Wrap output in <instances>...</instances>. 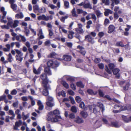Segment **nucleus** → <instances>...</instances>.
Masks as SVG:
<instances>
[{
    "label": "nucleus",
    "instance_id": "f257e3e1",
    "mask_svg": "<svg viewBox=\"0 0 131 131\" xmlns=\"http://www.w3.org/2000/svg\"><path fill=\"white\" fill-rule=\"evenodd\" d=\"M59 111L57 110H54L53 112L49 113L48 120L52 122H57L62 119L60 116L58 115L60 114Z\"/></svg>",
    "mask_w": 131,
    "mask_h": 131
},
{
    "label": "nucleus",
    "instance_id": "f03ea898",
    "mask_svg": "<svg viewBox=\"0 0 131 131\" xmlns=\"http://www.w3.org/2000/svg\"><path fill=\"white\" fill-rule=\"evenodd\" d=\"M47 64L48 67H51L52 68H55L59 66V63L57 61L54 62L52 60H50L47 62Z\"/></svg>",
    "mask_w": 131,
    "mask_h": 131
},
{
    "label": "nucleus",
    "instance_id": "7ed1b4c3",
    "mask_svg": "<svg viewBox=\"0 0 131 131\" xmlns=\"http://www.w3.org/2000/svg\"><path fill=\"white\" fill-rule=\"evenodd\" d=\"M15 51L17 55L16 56V60H18L20 62H21L23 60V58L22 57L23 55V53L20 50L16 49H15Z\"/></svg>",
    "mask_w": 131,
    "mask_h": 131
},
{
    "label": "nucleus",
    "instance_id": "20e7f679",
    "mask_svg": "<svg viewBox=\"0 0 131 131\" xmlns=\"http://www.w3.org/2000/svg\"><path fill=\"white\" fill-rule=\"evenodd\" d=\"M40 77L43 80L42 83L43 85L47 84L49 82H51L47 79V76L45 73L42 74L40 76Z\"/></svg>",
    "mask_w": 131,
    "mask_h": 131
},
{
    "label": "nucleus",
    "instance_id": "39448f33",
    "mask_svg": "<svg viewBox=\"0 0 131 131\" xmlns=\"http://www.w3.org/2000/svg\"><path fill=\"white\" fill-rule=\"evenodd\" d=\"M5 9L4 7H2L1 8V11L2 13L3 16L2 17V19L1 20V22L6 23L7 21L6 20H4L7 14V12L5 10Z\"/></svg>",
    "mask_w": 131,
    "mask_h": 131
},
{
    "label": "nucleus",
    "instance_id": "423d86ee",
    "mask_svg": "<svg viewBox=\"0 0 131 131\" xmlns=\"http://www.w3.org/2000/svg\"><path fill=\"white\" fill-rule=\"evenodd\" d=\"M44 86V89L43 91V94L45 96H47L49 94L48 90L50 89V87L47 85V84L43 85Z\"/></svg>",
    "mask_w": 131,
    "mask_h": 131
},
{
    "label": "nucleus",
    "instance_id": "0eeeda50",
    "mask_svg": "<svg viewBox=\"0 0 131 131\" xmlns=\"http://www.w3.org/2000/svg\"><path fill=\"white\" fill-rule=\"evenodd\" d=\"M110 70L108 69L107 66L106 65L105 67V70L109 74H111L112 73L111 71V70H112L114 67V65L113 63H111L108 65Z\"/></svg>",
    "mask_w": 131,
    "mask_h": 131
},
{
    "label": "nucleus",
    "instance_id": "6e6552de",
    "mask_svg": "<svg viewBox=\"0 0 131 131\" xmlns=\"http://www.w3.org/2000/svg\"><path fill=\"white\" fill-rule=\"evenodd\" d=\"M16 40L19 41H22L25 42L26 41V39L25 37L23 36H22L20 34L17 36L16 37Z\"/></svg>",
    "mask_w": 131,
    "mask_h": 131
},
{
    "label": "nucleus",
    "instance_id": "1a4fd4ad",
    "mask_svg": "<svg viewBox=\"0 0 131 131\" xmlns=\"http://www.w3.org/2000/svg\"><path fill=\"white\" fill-rule=\"evenodd\" d=\"M22 122L20 120H19L18 121H16L15 122V125L14 127V129L19 130V129L18 127H19L22 124Z\"/></svg>",
    "mask_w": 131,
    "mask_h": 131
},
{
    "label": "nucleus",
    "instance_id": "9d476101",
    "mask_svg": "<svg viewBox=\"0 0 131 131\" xmlns=\"http://www.w3.org/2000/svg\"><path fill=\"white\" fill-rule=\"evenodd\" d=\"M85 38V39H87L88 41L92 43H93L94 42L93 40L94 38H93L90 35H88L86 36Z\"/></svg>",
    "mask_w": 131,
    "mask_h": 131
},
{
    "label": "nucleus",
    "instance_id": "9b49d317",
    "mask_svg": "<svg viewBox=\"0 0 131 131\" xmlns=\"http://www.w3.org/2000/svg\"><path fill=\"white\" fill-rule=\"evenodd\" d=\"M113 73L116 75L117 78H118L120 77V74L119 73V70L118 68H115L112 70Z\"/></svg>",
    "mask_w": 131,
    "mask_h": 131
},
{
    "label": "nucleus",
    "instance_id": "f8f14e48",
    "mask_svg": "<svg viewBox=\"0 0 131 131\" xmlns=\"http://www.w3.org/2000/svg\"><path fill=\"white\" fill-rule=\"evenodd\" d=\"M38 36L39 37L38 39H42L45 38V36L43 35L42 30L41 29H40L39 31V32L38 34Z\"/></svg>",
    "mask_w": 131,
    "mask_h": 131
},
{
    "label": "nucleus",
    "instance_id": "ddd939ff",
    "mask_svg": "<svg viewBox=\"0 0 131 131\" xmlns=\"http://www.w3.org/2000/svg\"><path fill=\"white\" fill-rule=\"evenodd\" d=\"M77 48L80 50L79 52L83 55H85L86 51H85L84 48L82 47L79 45L77 46Z\"/></svg>",
    "mask_w": 131,
    "mask_h": 131
},
{
    "label": "nucleus",
    "instance_id": "4468645a",
    "mask_svg": "<svg viewBox=\"0 0 131 131\" xmlns=\"http://www.w3.org/2000/svg\"><path fill=\"white\" fill-rule=\"evenodd\" d=\"M46 104L47 106L46 107V108L48 110H49V107H51L54 105L53 102L47 101L46 103Z\"/></svg>",
    "mask_w": 131,
    "mask_h": 131
},
{
    "label": "nucleus",
    "instance_id": "2eb2a0df",
    "mask_svg": "<svg viewBox=\"0 0 131 131\" xmlns=\"http://www.w3.org/2000/svg\"><path fill=\"white\" fill-rule=\"evenodd\" d=\"M45 74L49 75H51L52 74L51 71L49 67H47L45 68Z\"/></svg>",
    "mask_w": 131,
    "mask_h": 131
},
{
    "label": "nucleus",
    "instance_id": "dca6fc26",
    "mask_svg": "<svg viewBox=\"0 0 131 131\" xmlns=\"http://www.w3.org/2000/svg\"><path fill=\"white\" fill-rule=\"evenodd\" d=\"M63 59L65 61H70L71 59V57L68 55H65L63 56Z\"/></svg>",
    "mask_w": 131,
    "mask_h": 131
},
{
    "label": "nucleus",
    "instance_id": "f3484780",
    "mask_svg": "<svg viewBox=\"0 0 131 131\" xmlns=\"http://www.w3.org/2000/svg\"><path fill=\"white\" fill-rule=\"evenodd\" d=\"M15 18L16 19H21L24 17V15L22 12H20L19 13L15 15Z\"/></svg>",
    "mask_w": 131,
    "mask_h": 131
},
{
    "label": "nucleus",
    "instance_id": "a211bd4d",
    "mask_svg": "<svg viewBox=\"0 0 131 131\" xmlns=\"http://www.w3.org/2000/svg\"><path fill=\"white\" fill-rule=\"evenodd\" d=\"M42 67L40 66L38 69L37 70L34 67L33 68V72L36 74H39L40 73L42 69Z\"/></svg>",
    "mask_w": 131,
    "mask_h": 131
},
{
    "label": "nucleus",
    "instance_id": "6ab92c4d",
    "mask_svg": "<svg viewBox=\"0 0 131 131\" xmlns=\"http://www.w3.org/2000/svg\"><path fill=\"white\" fill-rule=\"evenodd\" d=\"M87 92L88 93L91 95H95L97 93V91H93L92 90L90 89L87 90Z\"/></svg>",
    "mask_w": 131,
    "mask_h": 131
},
{
    "label": "nucleus",
    "instance_id": "aec40b11",
    "mask_svg": "<svg viewBox=\"0 0 131 131\" xmlns=\"http://www.w3.org/2000/svg\"><path fill=\"white\" fill-rule=\"evenodd\" d=\"M88 2L87 3L85 2L84 5V7L85 8H89L90 9H92V7L89 2L88 1Z\"/></svg>",
    "mask_w": 131,
    "mask_h": 131
},
{
    "label": "nucleus",
    "instance_id": "412c9836",
    "mask_svg": "<svg viewBox=\"0 0 131 131\" xmlns=\"http://www.w3.org/2000/svg\"><path fill=\"white\" fill-rule=\"evenodd\" d=\"M37 104L39 106V110H42L43 108V106L41 101L38 100L37 102Z\"/></svg>",
    "mask_w": 131,
    "mask_h": 131
},
{
    "label": "nucleus",
    "instance_id": "4be33fe9",
    "mask_svg": "<svg viewBox=\"0 0 131 131\" xmlns=\"http://www.w3.org/2000/svg\"><path fill=\"white\" fill-rule=\"evenodd\" d=\"M74 121L78 123H82L83 122L82 119L79 117H77L75 118Z\"/></svg>",
    "mask_w": 131,
    "mask_h": 131
},
{
    "label": "nucleus",
    "instance_id": "5701e85b",
    "mask_svg": "<svg viewBox=\"0 0 131 131\" xmlns=\"http://www.w3.org/2000/svg\"><path fill=\"white\" fill-rule=\"evenodd\" d=\"M108 29V32L109 33H111L114 31L115 27L114 26L111 25L109 26Z\"/></svg>",
    "mask_w": 131,
    "mask_h": 131
},
{
    "label": "nucleus",
    "instance_id": "b1692460",
    "mask_svg": "<svg viewBox=\"0 0 131 131\" xmlns=\"http://www.w3.org/2000/svg\"><path fill=\"white\" fill-rule=\"evenodd\" d=\"M116 45L118 46H121L122 47H128V45H124L123 42L121 41H119L117 42L116 43Z\"/></svg>",
    "mask_w": 131,
    "mask_h": 131
},
{
    "label": "nucleus",
    "instance_id": "393cba45",
    "mask_svg": "<svg viewBox=\"0 0 131 131\" xmlns=\"http://www.w3.org/2000/svg\"><path fill=\"white\" fill-rule=\"evenodd\" d=\"M127 109L128 110H131V105H129V106L127 107L125 106H123L121 107L120 108V111L125 110H126Z\"/></svg>",
    "mask_w": 131,
    "mask_h": 131
},
{
    "label": "nucleus",
    "instance_id": "a878e982",
    "mask_svg": "<svg viewBox=\"0 0 131 131\" xmlns=\"http://www.w3.org/2000/svg\"><path fill=\"white\" fill-rule=\"evenodd\" d=\"M75 30L78 33L80 34H83L84 32L82 28H76L75 29Z\"/></svg>",
    "mask_w": 131,
    "mask_h": 131
},
{
    "label": "nucleus",
    "instance_id": "bb28decb",
    "mask_svg": "<svg viewBox=\"0 0 131 131\" xmlns=\"http://www.w3.org/2000/svg\"><path fill=\"white\" fill-rule=\"evenodd\" d=\"M29 114L28 113L26 115L25 114V113L24 112L22 113V116L23 117V119L24 120H25L27 119L28 118L29 116Z\"/></svg>",
    "mask_w": 131,
    "mask_h": 131
},
{
    "label": "nucleus",
    "instance_id": "cd10ccee",
    "mask_svg": "<svg viewBox=\"0 0 131 131\" xmlns=\"http://www.w3.org/2000/svg\"><path fill=\"white\" fill-rule=\"evenodd\" d=\"M19 23L18 20H15L14 21V23L13 24V26H12V28H15L17 27L18 25V24Z\"/></svg>",
    "mask_w": 131,
    "mask_h": 131
},
{
    "label": "nucleus",
    "instance_id": "c85d7f7f",
    "mask_svg": "<svg viewBox=\"0 0 131 131\" xmlns=\"http://www.w3.org/2000/svg\"><path fill=\"white\" fill-rule=\"evenodd\" d=\"M71 13L72 16L74 17H77L78 16V15L77 14L75 10V9L74 8L71 11Z\"/></svg>",
    "mask_w": 131,
    "mask_h": 131
},
{
    "label": "nucleus",
    "instance_id": "c756f323",
    "mask_svg": "<svg viewBox=\"0 0 131 131\" xmlns=\"http://www.w3.org/2000/svg\"><path fill=\"white\" fill-rule=\"evenodd\" d=\"M111 125L112 126L115 127H118L120 126L118 125L117 122H112Z\"/></svg>",
    "mask_w": 131,
    "mask_h": 131
},
{
    "label": "nucleus",
    "instance_id": "7c9ffc66",
    "mask_svg": "<svg viewBox=\"0 0 131 131\" xmlns=\"http://www.w3.org/2000/svg\"><path fill=\"white\" fill-rule=\"evenodd\" d=\"M77 85L80 88H83L84 87V85L81 82H78L76 83Z\"/></svg>",
    "mask_w": 131,
    "mask_h": 131
},
{
    "label": "nucleus",
    "instance_id": "2f4dec72",
    "mask_svg": "<svg viewBox=\"0 0 131 131\" xmlns=\"http://www.w3.org/2000/svg\"><path fill=\"white\" fill-rule=\"evenodd\" d=\"M64 78L66 79L67 80L69 81H72L73 80V78L69 75H64Z\"/></svg>",
    "mask_w": 131,
    "mask_h": 131
},
{
    "label": "nucleus",
    "instance_id": "473e14b6",
    "mask_svg": "<svg viewBox=\"0 0 131 131\" xmlns=\"http://www.w3.org/2000/svg\"><path fill=\"white\" fill-rule=\"evenodd\" d=\"M11 8L15 12L17 9V5L15 4H12L11 5Z\"/></svg>",
    "mask_w": 131,
    "mask_h": 131
},
{
    "label": "nucleus",
    "instance_id": "72a5a7b5",
    "mask_svg": "<svg viewBox=\"0 0 131 131\" xmlns=\"http://www.w3.org/2000/svg\"><path fill=\"white\" fill-rule=\"evenodd\" d=\"M8 56V60L9 62H11L13 60V58L12 57L11 54L10 53H9Z\"/></svg>",
    "mask_w": 131,
    "mask_h": 131
},
{
    "label": "nucleus",
    "instance_id": "f704fd0d",
    "mask_svg": "<svg viewBox=\"0 0 131 131\" xmlns=\"http://www.w3.org/2000/svg\"><path fill=\"white\" fill-rule=\"evenodd\" d=\"M97 105L100 108L102 109V112L104 110V107L102 104L101 103L98 102L97 103Z\"/></svg>",
    "mask_w": 131,
    "mask_h": 131
},
{
    "label": "nucleus",
    "instance_id": "c9c22d12",
    "mask_svg": "<svg viewBox=\"0 0 131 131\" xmlns=\"http://www.w3.org/2000/svg\"><path fill=\"white\" fill-rule=\"evenodd\" d=\"M46 99L47 101L53 102V98L52 97L49 96H48L46 97Z\"/></svg>",
    "mask_w": 131,
    "mask_h": 131
},
{
    "label": "nucleus",
    "instance_id": "e433bc0d",
    "mask_svg": "<svg viewBox=\"0 0 131 131\" xmlns=\"http://www.w3.org/2000/svg\"><path fill=\"white\" fill-rule=\"evenodd\" d=\"M59 31H60V30L61 29L63 32L65 33H67V31L66 30L64 29L63 27L61 26L60 25L59 26Z\"/></svg>",
    "mask_w": 131,
    "mask_h": 131
},
{
    "label": "nucleus",
    "instance_id": "4c0bfd02",
    "mask_svg": "<svg viewBox=\"0 0 131 131\" xmlns=\"http://www.w3.org/2000/svg\"><path fill=\"white\" fill-rule=\"evenodd\" d=\"M69 34L68 36V38L69 39H71L73 38V35L74 34V33L72 31L69 32Z\"/></svg>",
    "mask_w": 131,
    "mask_h": 131
},
{
    "label": "nucleus",
    "instance_id": "58836bf2",
    "mask_svg": "<svg viewBox=\"0 0 131 131\" xmlns=\"http://www.w3.org/2000/svg\"><path fill=\"white\" fill-rule=\"evenodd\" d=\"M50 41L49 40H48L44 42L45 45L46 46H49L50 45Z\"/></svg>",
    "mask_w": 131,
    "mask_h": 131
},
{
    "label": "nucleus",
    "instance_id": "ea45409f",
    "mask_svg": "<svg viewBox=\"0 0 131 131\" xmlns=\"http://www.w3.org/2000/svg\"><path fill=\"white\" fill-rule=\"evenodd\" d=\"M64 6L65 8H68L69 7V3L67 1H64Z\"/></svg>",
    "mask_w": 131,
    "mask_h": 131
},
{
    "label": "nucleus",
    "instance_id": "a19ab883",
    "mask_svg": "<svg viewBox=\"0 0 131 131\" xmlns=\"http://www.w3.org/2000/svg\"><path fill=\"white\" fill-rule=\"evenodd\" d=\"M103 3H104L106 5H108L110 4L109 0H102Z\"/></svg>",
    "mask_w": 131,
    "mask_h": 131
},
{
    "label": "nucleus",
    "instance_id": "79ce46f5",
    "mask_svg": "<svg viewBox=\"0 0 131 131\" xmlns=\"http://www.w3.org/2000/svg\"><path fill=\"white\" fill-rule=\"evenodd\" d=\"M46 10L44 7H42L39 9V12L41 13H43L46 12Z\"/></svg>",
    "mask_w": 131,
    "mask_h": 131
},
{
    "label": "nucleus",
    "instance_id": "37998d69",
    "mask_svg": "<svg viewBox=\"0 0 131 131\" xmlns=\"http://www.w3.org/2000/svg\"><path fill=\"white\" fill-rule=\"evenodd\" d=\"M63 86L65 88L68 89L69 88V85L65 81H63L62 82Z\"/></svg>",
    "mask_w": 131,
    "mask_h": 131
},
{
    "label": "nucleus",
    "instance_id": "c03bdc74",
    "mask_svg": "<svg viewBox=\"0 0 131 131\" xmlns=\"http://www.w3.org/2000/svg\"><path fill=\"white\" fill-rule=\"evenodd\" d=\"M80 114L81 115L84 117L85 118L88 115L84 111L81 112Z\"/></svg>",
    "mask_w": 131,
    "mask_h": 131
},
{
    "label": "nucleus",
    "instance_id": "a18cd8bd",
    "mask_svg": "<svg viewBox=\"0 0 131 131\" xmlns=\"http://www.w3.org/2000/svg\"><path fill=\"white\" fill-rule=\"evenodd\" d=\"M96 14L98 17H99L101 16L102 15V14L101 13L100 11L99 10H96L95 11Z\"/></svg>",
    "mask_w": 131,
    "mask_h": 131
},
{
    "label": "nucleus",
    "instance_id": "49530a36",
    "mask_svg": "<svg viewBox=\"0 0 131 131\" xmlns=\"http://www.w3.org/2000/svg\"><path fill=\"white\" fill-rule=\"evenodd\" d=\"M129 86V83L128 82H127L126 83V85L123 87V89L125 90H127Z\"/></svg>",
    "mask_w": 131,
    "mask_h": 131
},
{
    "label": "nucleus",
    "instance_id": "de8ad7c7",
    "mask_svg": "<svg viewBox=\"0 0 131 131\" xmlns=\"http://www.w3.org/2000/svg\"><path fill=\"white\" fill-rule=\"evenodd\" d=\"M24 29H25L24 32L26 34V35L28 36L29 35V31L28 29H27L26 27H25Z\"/></svg>",
    "mask_w": 131,
    "mask_h": 131
},
{
    "label": "nucleus",
    "instance_id": "09e8293b",
    "mask_svg": "<svg viewBox=\"0 0 131 131\" xmlns=\"http://www.w3.org/2000/svg\"><path fill=\"white\" fill-rule=\"evenodd\" d=\"M122 118H123V120L125 122H129V119H128L126 116L123 115L122 116Z\"/></svg>",
    "mask_w": 131,
    "mask_h": 131
},
{
    "label": "nucleus",
    "instance_id": "8fccbe9b",
    "mask_svg": "<svg viewBox=\"0 0 131 131\" xmlns=\"http://www.w3.org/2000/svg\"><path fill=\"white\" fill-rule=\"evenodd\" d=\"M58 95L59 96L62 95L63 96H66V93L64 91H62L58 93Z\"/></svg>",
    "mask_w": 131,
    "mask_h": 131
},
{
    "label": "nucleus",
    "instance_id": "3c124183",
    "mask_svg": "<svg viewBox=\"0 0 131 131\" xmlns=\"http://www.w3.org/2000/svg\"><path fill=\"white\" fill-rule=\"evenodd\" d=\"M35 11V12L36 11H38L39 12V7L38 5H35L33 7Z\"/></svg>",
    "mask_w": 131,
    "mask_h": 131
},
{
    "label": "nucleus",
    "instance_id": "603ef678",
    "mask_svg": "<svg viewBox=\"0 0 131 131\" xmlns=\"http://www.w3.org/2000/svg\"><path fill=\"white\" fill-rule=\"evenodd\" d=\"M71 110L73 112L76 113L77 112L76 108L74 106H73L71 107Z\"/></svg>",
    "mask_w": 131,
    "mask_h": 131
},
{
    "label": "nucleus",
    "instance_id": "864d4df0",
    "mask_svg": "<svg viewBox=\"0 0 131 131\" xmlns=\"http://www.w3.org/2000/svg\"><path fill=\"white\" fill-rule=\"evenodd\" d=\"M75 100L78 103L80 102L81 101V98L79 96H77L75 97Z\"/></svg>",
    "mask_w": 131,
    "mask_h": 131
},
{
    "label": "nucleus",
    "instance_id": "5fc2aeb1",
    "mask_svg": "<svg viewBox=\"0 0 131 131\" xmlns=\"http://www.w3.org/2000/svg\"><path fill=\"white\" fill-rule=\"evenodd\" d=\"M99 68L101 69H103L104 68V65L102 63H100L98 64Z\"/></svg>",
    "mask_w": 131,
    "mask_h": 131
},
{
    "label": "nucleus",
    "instance_id": "6e6d98bb",
    "mask_svg": "<svg viewBox=\"0 0 131 131\" xmlns=\"http://www.w3.org/2000/svg\"><path fill=\"white\" fill-rule=\"evenodd\" d=\"M79 106L82 108H84L85 104L83 102H81Z\"/></svg>",
    "mask_w": 131,
    "mask_h": 131
},
{
    "label": "nucleus",
    "instance_id": "4d7b16f0",
    "mask_svg": "<svg viewBox=\"0 0 131 131\" xmlns=\"http://www.w3.org/2000/svg\"><path fill=\"white\" fill-rule=\"evenodd\" d=\"M1 28L3 29H8L9 28V27L7 25H3L1 26Z\"/></svg>",
    "mask_w": 131,
    "mask_h": 131
},
{
    "label": "nucleus",
    "instance_id": "13d9d810",
    "mask_svg": "<svg viewBox=\"0 0 131 131\" xmlns=\"http://www.w3.org/2000/svg\"><path fill=\"white\" fill-rule=\"evenodd\" d=\"M57 54L55 52H52L50 53V57L52 58H54L57 55Z\"/></svg>",
    "mask_w": 131,
    "mask_h": 131
},
{
    "label": "nucleus",
    "instance_id": "bf43d9fd",
    "mask_svg": "<svg viewBox=\"0 0 131 131\" xmlns=\"http://www.w3.org/2000/svg\"><path fill=\"white\" fill-rule=\"evenodd\" d=\"M17 93V90L15 89H14L11 92V94L12 95H15Z\"/></svg>",
    "mask_w": 131,
    "mask_h": 131
},
{
    "label": "nucleus",
    "instance_id": "052dcab7",
    "mask_svg": "<svg viewBox=\"0 0 131 131\" xmlns=\"http://www.w3.org/2000/svg\"><path fill=\"white\" fill-rule=\"evenodd\" d=\"M126 26L127 28L125 29V30L126 31H128L131 28V26L127 25H126Z\"/></svg>",
    "mask_w": 131,
    "mask_h": 131
},
{
    "label": "nucleus",
    "instance_id": "680f3d73",
    "mask_svg": "<svg viewBox=\"0 0 131 131\" xmlns=\"http://www.w3.org/2000/svg\"><path fill=\"white\" fill-rule=\"evenodd\" d=\"M8 114L11 115H15L14 111L12 110H9Z\"/></svg>",
    "mask_w": 131,
    "mask_h": 131
},
{
    "label": "nucleus",
    "instance_id": "e2e57ef3",
    "mask_svg": "<svg viewBox=\"0 0 131 131\" xmlns=\"http://www.w3.org/2000/svg\"><path fill=\"white\" fill-rule=\"evenodd\" d=\"M13 22L12 21H8V22L7 24V25L9 26L10 27H12V26H13Z\"/></svg>",
    "mask_w": 131,
    "mask_h": 131
},
{
    "label": "nucleus",
    "instance_id": "0e129e2a",
    "mask_svg": "<svg viewBox=\"0 0 131 131\" xmlns=\"http://www.w3.org/2000/svg\"><path fill=\"white\" fill-rule=\"evenodd\" d=\"M69 117L70 118L73 119L75 118V116L73 114L71 113L69 115Z\"/></svg>",
    "mask_w": 131,
    "mask_h": 131
},
{
    "label": "nucleus",
    "instance_id": "69168bd1",
    "mask_svg": "<svg viewBox=\"0 0 131 131\" xmlns=\"http://www.w3.org/2000/svg\"><path fill=\"white\" fill-rule=\"evenodd\" d=\"M43 20L46 21H48L49 19V16H46L45 15H43Z\"/></svg>",
    "mask_w": 131,
    "mask_h": 131
},
{
    "label": "nucleus",
    "instance_id": "338daca9",
    "mask_svg": "<svg viewBox=\"0 0 131 131\" xmlns=\"http://www.w3.org/2000/svg\"><path fill=\"white\" fill-rule=\"evenodd\" d=\"M110 23V21L108 19L106 18L105 19L104 24L105 25H106Z\"/></svg>",
    "mask_w": 131,
    "mask_h": 131
},
{
    "label": "nucleus",
    "instance_id": "774afa93",
    "mask_svg": "<svg viewBox=\"0 0 131 131\" xmlns=\"http://www.w3.org/2000/svg\"><path fill=\"white\" fill-rule=\"evenodd\" d=\"M21 100L24 101H27L28 100V97L27 96H24L21 97Z\"/></svg>",
    "mask_w": 131,
    "mask_h": 131
}]
</instances>
